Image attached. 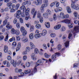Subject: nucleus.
<instances>
[{
	"label": "nucleus",
	"mask_w": 79,
	"mask_h": 79,
	"mask_svg": "<svg viewBox=\"0 0 79 79\" xmlns=\"http://www.w3.org/2000/svg\"><path fill=\"white\" fill-rule=\"evenodd\" d=\"M16 5L15 4H12L9 7V9L10 10V12L11 13H13L16 11Z\"/></svg>",
	"instance_id": "obj_1"
},
{
	"label": "nucleus",
	"mask_w": 79,
	"mask_h": 79,
	"mask_svg": "<svg viewBox=\"0 0 79 79\" xmlns=\"http://www.w3.org/2000/svg\"><path fill=\"white\" fill-rule=\"evenodd\" d=\"M71 7L72 8L75 10H79V5L76 4L73 2L72 3Z\"/></svg>",
	"instance_id": "obj_2"
},
{
	"label": "nucleus",
	"mask_w": 79,
	"mask_h": 79,
	"mask_svg": "<svg viewBox=\"0 0 79 79\" xmlns=\"http://www.w3.org/2000/svg\"><path fill=\"white\" fill-rule=\"evenodd\" d=\"M30 9L29 8H27L26 12H25V15L26 16V17L25 18V19L26 20H28L30 18V15L29 14V11Z\"/></svg>",
	"instance_id": "obj_3"
},
{
	"label": "nucleus",
	"mask_w": 79,
	"mask_h": 79,
	"mask_svg": "<svg viewBox=\"0 0 79 79\" xmlns=\"http://www.w3.org/2000/svg\"><path fill=\"white\" fill-rule=\"evenodd\" d=\"M79 31V26H75L74 27L73 30H72L71 33L73 34H76L77 32H78Z\"/></svg>",
	"instance_id": "obj_4"
},
{
	"label": "nucleus",
	"mask_w": 79,
	"mask_h": 79,
	"mask_svg": "<svg viewBox=\"0 0 79 79\" xmlns=\"http://www.w3.org/2000/svg\"><path fill=\"white\" fill-rule=\"evenodd\" d=\"M21 14V11L20 10H19L17 11L16 13L15 14L14 16L15 18H17V19H19L20 17V15Z\"/></svg>",
	"instance_id": "obj_5"
},
{
	"label": "nucleus",
	"mask_w": 79,
	"mask_h": 79,
	"mask_svg": "<svg viewBox=\"0 0 79 79\" xmlns=\"http://www.w3.org/2000/svg\"><path fill=\"white\" fill-rule=\"evenodd\" d=\"M44 63V62L42 61V60H38L36 63L35 67H37V66H39V65H42Z\"/></svg>",
	"instance_id": "obj_6"
},
{
	"label": "nucleus",
	"mask_w": 79,
	"mask_h": 79,
	"mask_svg": "<svg viewBox=\"0 0 79 79\" xmlns=\"http://www.w3.org/2000/svg\"><path fill=\"white\" fill-rule=\"evenodd\" d=\"M47 6V4L45 5L43 4L41 6V8H40V12L41 13H42L44 11V8H45Z\"/></svg>",
	"instance_id": "obj_7"
},
{
	"label": "nucleus",
	"mask_w": 79,
	"mask_h": 79,
	"mask_svg": "<svg viewBox=\"0 0 79 79\" xmlns=\"http://www.w3.org/2000/svg\"><path fill=\"white\" fill-rule=\"evenodd\" d=\"M60 53H56L55 54L53 55L51 57L52 59V60L53 61H55V59L56 58V56H57V55H60Z\"/></svg>",
	"instance_id": "obj_8"
},
{
	"label": "nucleus",
	"mask_w": 79,
	"mask_h": 79,
	"mask_svg": "<svg viewBox=\"0 0 79 79\" xmlns=\"http://www.w3.org/2000/svg\"><path fill=\"white\" fill-rule=\"evenodd\" d=\"M61 27V24H57L54 27V29L55 30H59L60 29Z\"/></svg>",
	"instance_id": "obj_9"
},
{
	"label": "nucleus",
	"mask_w": 79,
	"mask_h": 79,
	"mask_svg": "<svg viewBox=\"0 0 79 79\" xmlns=\"http://www.w3.org/2000/svg\"><path fill=\"white\" fill-rule=\"evenodd\" d=\"M31 57L32 60L34 61H35L37 60V56H35V54L32 53L31 55Z\"/></svg>",
	"instance_id": "obj_10"
},
{
	"label": "nucleus",
	"mask_w": 79,
	"mask_h": 79,
	"mask_svg": "<svg viewBox=\"0 0 79 79\" xmlns=\"http://www.w3.org/2000/svg\"><path fill=\"white\" fill-rule=\"evenodd\" d=\"M10 63L14 67H16V64H17V61L16 60L14 61L13 60H12L10 61Z\"/></svg>",
	"instance_id": "obj_11"
},
{
	"label": "nucleus",
	"mask_w": 79,
	"mask_h": 79,
	"mask_svg": "<svg viewBox=\"0 0 79 79\" xmlns=\"http://www.w3.org/2000/svg\"><path fill=\"white\" fill-rule=\"evenodd\" d=\"M6 27L8 29H11L13 27V26L12 25H10V22H8L6 26Z\"/></svg>",
	"instance_id": "obj_12"
},
{
	"label": "nucleus",
	"mask_w": 79,
	"mask_h": 79,
	"mask_svg": "<svg viewBox=\"0 0 79 79\" xmlns=\"http://www.w3.org/2000/svg\"><path fill=\"white\" fill-rule=\"evenodd\" d=\"M8 46L6 45H5L4 47V52L5 53H8Z\"/></svg>",
	"instance_id": "obj_13"
},
{
	"label": "nucleus",
	"mask_w": 79,
	"mask_h": 79,
	"mask_svg": "<svg viewBox=\"0 0 79 79\" xmlns=\"http://www.w3.org/2000/svg\"><path fill=\"white\" fill-rule=\"evenodd\" d=\"M61 23H70L71 20L68 19H65L61 21Z\"/></svg>",
	"instance_id": "obj_14"
},
{
	"label": "nucleus",
	"mask_w": 79,
	"mask_h": 79,
	"mask_svg": "<svg viewBox=\"0 0 79 79\" xmlns=\"http://www.w3.org/2000/svg\"><path fill=\"white\" fill-rule=\"evenodd\" d=\"M41 35V36H45L47 34V30H44L42 32V33H40Z\"/></svg>",
	"instance_id": "obj_15"
},
{
	"label": "nucleus",
	"mask_w": 79,
	"mask_h": 79,
	"mask_svg": "<svg viewBox=\"0 0 79 79\" xmlns=\"http://www.w3.org/2000/svg\"><path fill=\"white\" fill-rule=\"evenodd\" d=\"M30 46L31 49H34L35 48V46L32 43V42H30Z\"/></svg>",
	"instance_id": "obj_16"
},
{
	"label": "nucleus",
	"mask_w": 79,
	"mask_h": 79,
	"mask_svg": "<svg viewBox=\"0 0 79 79\" xmlns=\"http://www.w3.org/2000/svg\"><path fill=\"white\" fill-rule=\"evenodd\" d=\"M6 35L4 40L5 42H6L8 40V35L10 34V32L9 31H7L6 32Z\"/></svg>",
	"instance_id": "obj_17"
},
{
	"label": "nucleus",
	"mask_w": 79,
	"mask_h": 79,
	"mask_svg": "<svg viewBox=\"0 0 79 79\" xmlns=\"http://www.w3.org/2000/svg\"><path fill=\"white\" fill-rule=\"evenodd\" d=\"M42 3V0H37V2H35V4L36 5H41Z\"/></svg>",
	"instance_id": "obj_18"
},
{
	"label": "nucleus",
	"mask_w": 79,
	"mask_h": 79,
	"mask_svg": "<svg viewBox=\"0 0 79 79\" xmlns=\"http://www.w3.org/2000/svg\"><path fill=\"white\" fill-rule=\"evenodd\" d=\"M42 17V15H41V13H40V11H38L37 12V18H41Z\"/></svg>",
	"instance_id": "obj_19"
},
{
	"label": "nucleus",
	"mask_w": 79,
	"mask_h": 79,
	"mask_svg": "<svg viewBox=\"0 0 79 79\" xmlns=\"http://www.w3.org/2000/svg\"><path fill=\"white\" fill-rule=\"evenodd\" d=\"M34 36L35 38H36V39H38V38H39L41 37H42V35L40 33L39 34H36Z\"/></svg>",
	"instance_id": "obj_20"
},
{
	"label": "nucleus",
	"mask_w": 79,
	"mask_h": 79,
	"mask_svg": "<svg viewBox=\"0 0 79 79\" xmlns=\"http://www.w3.org/2000/svg\"><path fill=\"white\" fill-rule=\"evenodd\" d=\"M20 9L21 10H23V11H25V13L26 12V10H26V7L24 6H21L20 7Z\"/></svg>",
	"instance_id": "obj_21"
},
{
	"label": "nucleus",
	"mask_w": 79,
	"mask_h": 79,
	"mask_svg": "<svg viewBox=\"0 0 79 79\" xmlns=\"http://www.w3.org/2000/svg\"><path fill=\"white\" fill-rule=\"evenodd\" d=\"M43 16L44 18L45 19H47V18H48V14L46 13H44L43 15Z\"/></svg>",
	"instance_id": "obj_22"
},
{
	"label": "nucleus",
	"mask_w": 79,
	"mask_h": 79,
	"mask_svg": "<svg viewBox=\"0 0 79 79\" xmlns=\"http://www.w3.org/2000/svg\"><path fill=\"white\" fill-rule=\"evenodd\" d=\"M66 10L68 13H71V8L69 6H67L66 7Z\"/></svg>",
	"instance_id": "obj_23"
},
{
	"label": "nucleus",
	"mask_w": 79,
	"mask_h": 79,
	"mask_svg": "<svg viewBox=\"0 0 79 79\" xmlns=\"http://www.w3.org/2000/svg\"><path fill=\"white\" fill-rule=\"evenodd\" d=\"M45 25L46 27H47V28H50V23H49V22L45 23Z\"/></svg>",
	"instance_id": "obj_24"
},
{
	"label": "nucleus",
	"mask_w": 79,
	"mask_h": 79,
	"mask_svg": "<svg viewBox=\"0 0 79 79\" xmlns=\"http://www.w3.org/2000/svg\"><path fill=\"white\" fill-rule=\"evenodd\" d=\"M29 39H30L31 40H32L34 39V35L33 33H31L29 34Z\"/></svg>",
	"instance_id": "obj_25"
},
{
	"label": "nucleus",
	"mask_w": 79,
	"mask_h": 79,
	"mask_svg": "<svg viewBox=\"0 0 79 79\" xmlns=\"http://www.w3.org/2000/svg\"><path fill=\"white\" fill-rule=\"evenodd\" d=\"M64 14L63 12L60 13V17L62 19H64Z\"/></svg>",
	"instance_id": "obj_26"
},
{
	"label": "nucleus",
	"mask_w": 79,
	"mask_h": 79,
	"mask_svg": "<svg viewBox=\"0 0 79 79\" xmlns=\"http://www.w3.org/2000/svg\"><path fill=\"white\" fill-rule=\"evenodd\" d=\"M16 31L15 29L12 28L11 29V31H10V33L11 34H15V32H16Z\"/></svg>",
	"instance_id": "obj_27"
},
{
	"label": "nucleus",
	"mask_w": 79,
	"mask_h": 79,
	"mask_svg": "<svg viewBox=\"0 0 79 79\" xmlns=\"http://www.w3.org/2000/svg\"><path fill=\"white\" fill-rule=\"evenodd\" d=\"M35 27L37 29H39L41 27V25L40 24H37L35 25Z\"/></svg>",
	"instance_id": "obj_28"
},
{
	"label": "nucleus",
	"mask_w": 79,
	"mask_h": 79,
	"mask_svg": "<svg viewBox=\"0 0 79 79\" xmlns=\"http://www.w3.org/2000/svg\"><path fill=\"white\" fill-rule=\"evenodd\" d=\"M43 3L44 4H43V5L44 4V5H45L47 4V6L48 5V0H43Z\"/></svg>",
	"instance_id": "obj_29"
},
{
	"label": "nucleus",
	"mask_w": 79,
	"mask_h": 79,
	"mask_svg": "<svg viewBox=\"0 0 79 79\" xmlns=\"http://www.w3.org/2000/svg\"><path fill=\"white\" fill-rule=\"evenodd\" d=\"M22 42H26L28 41V39L27 37H25L23 40V39H22Z\"/></svg>",
	"instance_id": "obj_30"
},
{
	"label": "nucleus",
	"mask_w": 79,
	"mask_h": 79,
	"mask_svg": "<svg viewBox=\"0 0 79 79\" xmlns=\"http://www.w3.org/2000/svg\"><path fill=\"white\" fill-rule=\"evenodd\" d=\"M39 52V49L37 48H35L34 49V53L35 54H38Z\"/></svg>",
	"instance_id": "obj_31"
},
{
	"label": "nucleus",
	"mask_w": 79,
	"mask_h": 79,
	"mask_svg": "<svg viewBox=\"0 0 79 79\" xmlns=\"http://www.w3.org/2000/svg\"><path fill=\"white\" fill-rule=\"evenodd\" d=\"M60 31L61 32H64L66 31V27L63 26L60 29Z\"/></svg>",
	"instance_id": "obj_32"
},
{
	"label": "nucleus",
	"mask_w": 79,
	"mask_h": 79,
	"mask_svg": "<svg viewBox=\"0 0 79 79\" xmlns=\"http://www.w3.org/2000/svg\"><path fill=\"white\" fill-rule=\"evenodd\" d=\"M35 11L36 10H35V8L33 7L32 8L31 11V14H32V15H34V12H35Z\"/></svg>",
	"instance_id": "obj_33"
},
{
	"label": "nucleus",
	"mask_w": 79,
	"mask_h": 79,
	"mask_svg": "<svg viewBox=\"0 0 79 79\" xmlns=\"http://www.w3.org/2000/svg\"><path fill=\"white\" fill-rule=\"evenodd\" d=\"M19 6H20V4H17L16 5V6H15V11L16 10H18Z\"/></svg>",
	"instance_id": "obj_34"
},
{
	"label": "nucleus",
	"mask_w": 79,
	"mask_h": 79,
	"mask_svg": "<svg viewBox=\"0 0 79 79\" xmlns=\"http://www.w3.org/2000/svg\"><path fill=\"white\" fill-rule=\"evenodd\" d=\"M56 35V34L55 33H52L50 35L51 37H52V38H55Z\"/></svg>",
	"instance_id": "obj_35"
},
{
	"label": "nucleus",
	"mask_w": 79,
	"mask_h": 79,
	"mask_svg": "<svg viewBox=\"0 0 79 79\" xmlns=\"http://www.w3.org/2000/svg\"><path fill=\"white\" fill-rule=\"evenodd\" d=\"M25 73H24L23 72H22L20 73V75L18 76V77H23V76L25 75Z\"/></svg>",
	"instance_id": "obj_36"
},
{
	"label": "nucleus",
	"mask_w": 79,
	"mask_h": 79,
	"mask_svg": "<svg viewBox=\"0 0 79 79\" xmlns=\"http://www.w3.org/2000/svg\"><path fill=\"white\" fill-rule=\"evenodd\" d=\"M22 32V35H23V36H25V35H26L27 34V32L26 31H23Z\"/></svg>",
	"instance_id": "obj_37"
},
{
	"label": "nucleus",
	"mask_w": 79,
	"mask_h": 79,
	"mask_svg": "<svg viewBox=\"0 0 79 79\" xmlns=\"http://www.w3.org/2000/svg\"><path fill=\"white\" fill-rule=\"evenodd\" d=\"M15 38L14 37H12L9 40L10 42H11L13 41H15Z\"/></svg>",
	"instance_id": "obj_38"
},
{
	"label": "nucleus",
	"mask_w": 79,
	"mask_h": 79,
	"mask_svg": "<svg viewBox=\"0 0 79 79\" xmlns=\"http://www.w3.org/2000/svg\"><path fill=\"white\" fill-rule=\"evenodd\" d=\"M57 48L58 50H60L61 49V45L60 44H59L57 47Z\"/></svg>",
	"instance_id": "obj_39"
},
{
	"label": "nucleus",
	"mask_w": 79,
	"mask_h": 79,
	"mask_svg": "<svg viewBox=\"0 0 79 79\" xmlns=\"http://www.w3.org/2000/svg\"><path fill=\"white\" fill-rule=\"evenodd\" d=\"M8 23V20H5L3 22V24L4 26H6V24Z\"/></svg>",
	"instance_id": "obj_40"
},
{
	"label": "nucleus",
	"mask_w": 79,
	"mask_h": 79,
	"mask_svg": "<svg viewBox=\"0 0 79 79\" xmlns=\"http://www.w3.org/2000/svg\"><path fill=\"white\" fill-rule=\"evenodd\" d=\"M73 24H72L71 23H69L68 24V26L69 28H72L73 27Z\"/></svg>",
	"instance_id": "obj_41"
},
{
	"label": "nucleus",
	"mask_w": 79,
	"mask_h": 79,
	"mask_svg": "<svg viewBox=\"0 0 79 79\" xmlns=\"http://www.w3.org/2000/svg\"><path fill=\"white\" fill-rule=\"evenodd\" d=\"M57 18L56 15V14H54L53 15V19L54 21H56V20Z\"/></svg>",
	"instance_id": "obj_42"
},
{
	"label": "nucleus",
	"mask_w": 79,
	"mask_h": 79,
	"mask_svg": "<svg viewBox=\"0 0 79 79\" xmlns=\"http://www.w3.org/2000/svg\"><path fill=\"white\" fill-rule=\"evenodd\" d=\"M19 34H20L19 31L18 30H16L15 31V34L16 35H19Z\"/></svg>",
	"instance_id": "obj_43"
},
{
	"label": "nucleus",
	"mask_w": 79,
	"mask_h": 79,
	"mask_svg": "<svg viewBox=\"0 0 79 79\" xmlns=\"http://www.w3.org/2000/svg\"><path fill=\"white\" fill-rule=\"evenodd\" d=\"M25 31V28H24V27L23 26L21 27L20 28V31L22 32Z\"/></svg>",
	"instance_id": "obj_44"
},
{
	"label": "nucleus",
	"mask_w": 79,
	"mask_h": 79,
	"mask_svg": "<svg viewBox=\"0 0 79 79\" xmlns=\"http://www.w3.org/2000/svg\"><path fill=\"white\" fill-rule=\"evenodd\" d=\"M16 39L17 41H20V40H21V37L17 35L16 36Z\"/></svg>",
	"instance_id": "obj_45"
},
{
	"label": "nucleus",
	"mask_w": 79,
	"mask_h": 79,
	"mask_svg": "<svg viewBox=\"0 0 79 79\" xmlns=\"http://www.w3.org/2000/svg\"><path fill=\"white\" fill-rule=\"evenodd\" d=\"M12 4H13V3H12L11 2H10L7 3L6 5L7 6H8V7H10V6H11Z\"/></svg>",
	"instance_id": "obj_46"
},
{
	"label": "nucleus",
	"mask_w": 79,
	"mask_h": 79,
	"mask_svg": "<svg viewBox=\"0 0 79 79\" xmlns=\"http://www.w3.org/2000/svg\"><path fill=\"white\" fill-rule=\"evenodd\" d=\"M39 19L40 22L41 23H42L44 21V18H43V17H42L41 18H39Z\"/></svg>",
	"instance_id": "obj_47"
},
{
	"label": "nucleus",
	"mask_w": 79,
	"mask_h": 79,
	"mask_svg": "<svg viewBox=\"0 0 79 79\" xmlns=\"http://www.w3.org/2000/svg\"><path fill=\"white\" fill-rule=\"evenodd\" d=\"M31 71V70L30 69H28L27 70H25L24 71L25 74H28V73H29Z\"/></svg>",
	"instance_id": "obj_48"
},
{
	"label": "nucleus",
	"mask_w": 79,
	"mask_h": 79,
	"mask_svg": "<svg viewBox=\"0 0 79 79\" xmlns=\"http://www.w3.org/2000/svg\"><path fill=\"white\" fill-rule=\"evenodd\" d=\"M65 45L66 47H68L69 46V41H67L65 43Z\"/></svg>",
	"instance_id": "obj_49"
},
{
	"label": "nucleus",
	"mask_w": 79,
	"mask_h": 79,
	"mask_svg": "<svg viewBox=\"0 0 79 79\" xmlns=\"http://www.w3.org/2000/svg\"><path fill=\"white\" fill-rule=\"evenodd\" d=\"M34 26H31L30 28V31L32 32L34 31Z\"/></svg>",
	"instance_id": "obj_50"
},
{
	"label": "nucleus",
	"mask_w": 79,
	"mask_h": 79,
	"mask_svg": "<svg viewBox=\"0 0 79 79\" xmlns=\"http://www.w3.org/2000/svg\"><path fill=\"white\" fill-rule=\"evenodd\" d=\"M47 13L48 15H51V14H52V12H51V11L49 9H47Z\"/></svg>",
	"instance_id": "obj_51"
},
{
	"label": "nucleus",
	"mask_w": 79,
	"mask_h": 79,
	"mask_svg": "<svg viewBox=\"0 0 79 79\" xmlns=\"http://www.w3.org/2000/svg\"><path fill=\"white\" fill-rule=\"evenodd\" d=\"M30 47H27L26 48V51L27 52H30Z\"/></svg>",
	"instance_id": "obj_52"
},
{
	"label": "nucleus",
	"mask_w": 79,
	"mask_h": 79,
	"mask_svg": "<svg viewBox=\"0 0 79 79\" xmlns=\"http://www.w3.org/2000/svg\"><path fill=\"white\" fill-rule=\"evenodd\" d=\"M44 56L45 57V58H48L49 57H50V55H48V54L47 53H45L44 54Z\"/></svg>",
	"instance_id": "obj_53"
},
{
	"label": "nucleus",
	"mask_w": 79,
	"mask_h": 79,
	"mask_svg": "<svg viewBox=\"0 0 79 79\" xmlns=\"http://www.w3.org/2000/svg\"><path fill=\"white\" fill-rule=\"evenodd\" d=\"M77 12L76 11H75L73 12V15H74L75 18L77 17Z\"/></svg>",
	"instance_id": "obj_54"
},
{
	"label": "nucleus",
	"mask_w": 79,
	"mask_h": 79,
	"mask_svg": "<svg viewBox=\"0 0 79 79\" xmlns=\"http://www.w3.org/2000/svg\"><path fill=\"white\" fill-rule=\"evenodd\" d=\"M25 25L27 27L29 28L31 26V23H25Z\"/></svg>",
	"instance_id": "obj_55"
},
{
	"label": "nucleus",
	"mask_w": 79,
	"mask_h": 79,
	"mask_svg": "<svg viewBox=\"0 0 79 79\" xmlns=\"http://www.w3.org/2000/svg\"><path fill=\"white\" fill-rule=\"evenodd\" d=\"M17 45V44L16 43V42L15 41L12 44V45L13 47H16Z\"/></svg>",
	"instance_id": "obj_56"
},
{
	"label": "nucleus",
	"mask_w": 79,
	"mask_h": 79,
	"mask_svg": "<svg viewBox=\"0 0 79 79\" xmlns=\"http://www.w3.org/2000/svg\"><path fill=\"white\" fill-rule=\"evenodd\" d=\"M23 60L24 61H25L27 60V56L25 55L23 56Z\"/></svg>",
	"instance_id": "obj_57"
},
{
	"label": "nucleus",
	"mask_w": 79,
	"mask_h": 79,
	"mask_svg": "<svg viewBox=\"0 0 79 79\" xmlns=\"http://www.w3.org/2000/svg\"><path fill=\"white\" fill-rule=\"evenodd\" d=\"M68 39L69 40L71 39H72V34L71 33H69V35Z\"/></svg>",
	"instance_id": "obj_58"
},
{
	"label": "nucleus",
	"mask_w": 79,
	"mask_h": 79,
	"mask_svg": "<svg viewBox=\"0 0 79 79\" xmlns=\"http://www.w3.org/2000/svg\"><path fill=\"white\" fill-rule=\"evenodd\" d=\"M36 71H37V68L36 67H35L33 69V70L32 71V73H35V72H36Z\"/></svg>",
	"instance_id": "obj_59"
},
{
	"label": "nucleus",
	"mask_w": 79,
	"mask_h": 79,
	"mask_svg": "<svg viewBox=\"0 0 79 79\" xmlns=\"http://www.w3.org/2000/svg\"><path fill=\"white\" fill-rule=\"evenodd\" d=\"M16 26L18 29L20 28V24L19 23H17L16 24Z\"/></svg>",
	"instance_id": "obj_60"
},
{
	"label": "nucleus",
	"mask_w": 79,
	"mask_h": 79,
	"mask_svg": "<svg viewBox=\"0 0 79 79\" xmlns=\"http://www.w3.org/2000/svg\"><path fill=\"white\" fill-rule=\"evenodd\" d=\"M43 47L44 49V50H46L47 48V46L45 44H44L43 45Z\"/></svg>",
	"instance_id": "obj_61"
},
{
	"label": "nucleus",
	"mask_w": 79,
	"mask_h": 79,
	"mask_svg": "<svg viewBox=\"0 0 79 79\" xmlns=\"http://www.w3.org/2000/svg\"><path fill=\"white\" fill-rule=\"evenodd\" d=\"M37 11L36 10L34 12V14H33V18H35V16H36V15L37 14Z\"/></svg>",
	"instance_id": "obj_62"
},
{
	"label": "nucleus",
	"mask_w": 79,
	"mask_h": 79,
	"mask_svg": "<svg viewBox=\"0 0 79 79\" xmlns=\"http://www.w3.org/2000/svg\"><path fill=\"white\" fill-rule=\"evenodd\" d=\"M26 65L27 67H29V66H30V63L29 62H27L26 64Z\"/></svg>",
	"instance_id": "obj_63"
},
{
	"label": "nucleus",
	"mask_w": 79,
	"mask_h": 79,
	"mask_svg": "<svg viewBox=\"0 0 79 79\" xmlns=\"http://www.w3.org/2000/svg\"><path fill=\"white\" fill-rule=\"evenodd\" d=\"M55 5V3L52 2L50 5V6L51 7H53V6H54Z\"/></svg>",
	"instance_id": "obj_64"
}]
</instances>
